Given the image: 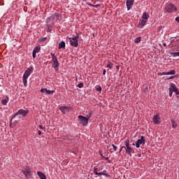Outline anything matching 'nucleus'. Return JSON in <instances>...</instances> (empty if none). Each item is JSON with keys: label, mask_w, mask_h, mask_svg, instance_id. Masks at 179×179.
I'll use <instances>...</instances> for the list:
<instances>
[{"label": "nucleus", "mask_w": 179, "mask_h": 179, "mask_svg": "<svg viewBox=\"0 0 179 179\" xmlns=\"http://www.w3.org/2000/svg\"><path fill=\"white\" fill-rule=\"evenodd\" d=\"M69 108H70V107H68V106L59 107V110H60V111H62V113L63 114H66V111H69Z\"/></svg>", "instance_id": "obj_15"}, {"label": "nucleus", "mask_w": 179, "mask_h": 179, "mask_svg": "<svg viewBox=\"0 0 179 179\" xmlns=\"http://www.w3.org/2000/svg\"><path fill=\"white\" fill-rule=\"evenodd\" d=\"M152 121L154 124H160V115L159 114L155 115Z\"/></svg>", "instance_id": "obj_11"}, {"label": "nucleus", "mask_w": 179, "mask_h": 179, "mask_svg": "<svg viewBox=\"0 0 179 179\" xmlns=\"http://www.w3.org/2000/svg\"><path fill=\"white\" fill-rule=\"evenodd\" d=\"M141 145H145V138L143 137V136H141V138L137 140L136 143V148L139 149V148H141Z\"/></svg>", "instance_id": "obj_10"}, {"label": "nucleus", "mask_w": 179, "mask_h": 179, "mask_svg": "<svg viewBox=\"0 0 179 179\" xmlns=\"http://www.w3.org/2000/svg\"><path fill=\"white\" fill-rule=\"evenodd\" d=\"M134 0H127L126 3H127V10H129L132 6H134Z\"/></svg>", "instance_id": "obj_13"}, {"label": "nucleus", "mask_w": 179, "mask_h": 179, "mask_svg": "<svg viewBox=\"0 0 179 179\" xmlns=\"http://www.w3.org/2000/svg\"><path fill=\"white\" fill-rule=\"evenodd\" d=\"M99 169L97 167L94 168V173L95 176H106V177H108V173H107V171L103 170L102 172L97 171Z\"/></svg>", "instance_id": "obj_8"}, {"label": "nucleus", "mask_w": 179, "mask_h": 179, "mask_svg": "<svg viewBox=\"0 0 179 179\" xmlns=\"http://www.w3.org/2000/svg\"><path fill=\"white\" fill-rule=\"evenodd\" d=\"M101 87L99 86L97 89H96V92H101Z\"/></svg>", "instance_id": "obj_34"}, {"label": "nucleus", "mask_w": 179, "mask_h": 179, "mask_svg": "<svg viewBox=\"0 0 179 179\" xmlns=\"http://www.w3.org/2000/svg\"><path fill=\"white\" fill-rule=\"evenodd\" d=\"M97 171L98 173H101V168H97Z\"/></svg>", "instance_id": "obj_36"}, {"label": "nucleus", "mask_w": 179, "mask_h": 179, "mask_svg": "<svg viewBox=\"0 0 179 179\" xmlns=\"http://www.w3.org/2000/svg\"><path fill=\"white\" fill-rule=\"evenodd\" d=\"M27 114H29V110L28 109H26V110L20 109L16 113V114L13 115V117H12L11 120L14 119L15 117H16L17 115H21L22 117H26L27 115Z\"/></svg>", "instance_id": "obj_6"}, {"label": "nucleus", "mask_w": 179, "mask_h": 179, "mask_svg": "<svg viewBox=\"0 0 179 179\" xmlns=\"http://www.w3.org/2000/svg\"><path fill=\"white\" fill-rule=\"evenodd\" d=\"M124 149L125 150L126 149V147L125 146H123L120 148V152H122V150H124Z\"/></svg>", "instance_id": "obj_33"}, {"label": "nucleus", "mask_w": 179, "mask_h": 179, "mask_svg": "<svg viewBox=\"0 0 179 179\" xmlns=\"http://www.w3.org/2000/svg\"><path fill=\"white\" fill-rule=\"evenodd\" d=\"M55 16L59 19V20H60V19L62 18L61 15H59V13H56V14H55L54 15H52V16L48 17V20H50V19H52V17H55Z\"/></svg>", "instance_id": "obj_21"}, {"label": "nucleus", "mask_w": 179, "mask_h": 179, "mask_svg": "<svg viewBox=\"0 0 179 179\" xmlns=\"http://www.w3.org/2000/svg\"><path fill=\"white\" fill-rule=\"evenodd\" d=\"M174 92V90H173V84L171 85V87H169V96L171 97L173 96V92Z\"/></svg>", "instance_id": "obj_23"}, {"label": "nucleus", "mask_w": 179, "mask_h": 179, "mask_svg": "<svg viewBox=\"0 0 179 179\" xmlns=\"http://www.w3.org/2000/svg\"><path fill=\"white\" fill-rule=\"evenodd\" d=\"M79 36H77L76 37L71 38L69 36L66 37V40H69L71 45L73 47H78L79 45Z\"/></svg>", "instance_id": "obj_4"}, {"label": "nucleus", "mask_w": 179, "mask_h": 179, "mask_svg": "<svg viewBox=\"0 0 179 179\" xmlns=\"http://www.w3.org/2000/svg\"><path fill=\"white\" fill-rule=\"evenodd\" d=\"M112 146L113 148L114 152H117V146H115L114 144H113Z\"/></svg>", "instance_id": "obj_31"}, {"label": "nucleus", "mask_w": 179, "mask_h": 179, "mask_svg": "<svg viewBox=\"0 0 179 179\" xmlns=\"http://www.w3.org/2000/svg\"><path fill=\"white\" fill-rule=\"evenodd\" d=\"M113 64L111 63V62H109L108 64H107V68H109V69H111V68H113Z\"/></svg>", "instance_id": "obj_27"}, {"label": "nucleus", "mask_w": 179, "mask_h": 179, "mask_svg": "<svg viewBox=\"0 0 179 179\" xmlns=\"http://www.w3.org/2000/svg\"><path fill=\"white\" fill-rule=\"evenodd\" d=\"M78 87H80V88H82L83 87V83H80L78 85Z\"/></svg>", "instance_id": "obj_30"}, {"label": "nucleus", "mask_w": 179, "mask_h": 179, "mask_svg": "<svg viewBox=\"0 0 179 179\" xmlns=\"http://www.w3.org/2000/svg\"><path fill=\"white\" fill-rule=\"evenodd\" d=\"M159 75H161V76H163V75H167V72L160 73Z\"/></svg>", "instance_id": "obj_32"}, {"label": "nucleus", "mask_w": 179, "mask_h": 179, "mask_svg": "<svg viewBox=\"0 0 179 179\" xmlns=\"http://www.w3.org/2000/svg\"><path fill=\"white\" fill-rule=\"evenodd\" d=\"M166 75H176V70H171V71L166 72Z\"/></svg>", "instance_id": "obj_25"}, {"label": "nucleus", "mask_w": 179, "mask_h": 179, "mask_svg": "<svg viewBox=\"0 0 179 179\" xmlns=\"http://www.w3.org/2000/svg\"><path fill=\"white\" fill-rule=\"evenodd\" d=\"M173 57H179V52H171Z\"/></svg>", "instance_id": "obj_26"}, {"label": "nucleus", "mask_w": 179, "mask_h": 179, "mask_svg": "<svg viewBox=\"0 0 179 179\" xmlns=\"http://www.w3.org/2000/svg\"><path fill=\"white\" fill-rule=\"evenodd\" d=\"M45 40H47V38H42V41H45Z\"/></svg>", "instance_id": "obj_41"}, {"label": "nucleus", "mask_w": 179, "mask_h": 179, "mask_svg": "<svg viewBox=\"0 0 179 179\" xmlns=\"http://www.w3.org/2000/svg\"><path fill=\"white\" fill-rule=\"evenodd\" d=\"M125 146H126V148H127L128 146H130L129 145V139H127L125 141Z\"/></svg>", "instance_id": "obj_28"}, {"label": "nucleus", "mask_w": 179, "mask_h": 179, "mask_svg": "<svg viewBox=\"0 0 179 179\" xmlns=\"http://www.w3.org/2000/svg\"><path fill=\"white\" fill-rule=\"evenodd\" d=\"M142 19L148 22V20L149 19V13H148L147 12L143 13L142 15Z\"/></svg>", "instance_id": "obj_18"}, {"label": "nucleus", "mask_w": 179, "mask_h": 179, "mask_svg": "<svg viewBox=\"0 0 179 179\" xmlns=\"http://www.w3.org/2000/svg\"><path fill=\"white\" fill-rule=\"evenodd\" d=\"M93 6H94V8H99V6H100V4H96L95 6L94 5Z\"/></svg>", "instance_id": "obj_37"}, {"label": "nucleus", "mask_w": 179, "mask_h": 179, "mask_svg": "<svg viewBox=\"0 0 179 179\" xmlns=\"http://www.w3.org/2000/svg\"><path fill=\"white\" fill-rule=\"evenodd\" d=\"M8 101H9V98L6 96L4 99H2L1 104H3V106H6V104H8Z\"/></svg>", "instance_id": "obj_19"}, {"label": "nucleus", "mask_w": 179, "mask_h": 179, "mask_svg": "<svg viewBox=\"0 0 179 179\" xmlns=\"http://www.w3.org/2000/svg\"><path fill=\"white\" fill-rule=\"evenodd\" d=\"M172 90H173V92H175V93H176L177 95L179 94L178 89L176 87V85H174V84H172Z\"/></svg>", "instance_id": "obj_22"}, {"label": "nucleus", "mask_w": 179, "mask_h": 179, "mask_svg": "<svg viewBox=\"0 0 179 179\" xmlns=\"http://www.w3.org/2000/svg\"><path fill=\"white\" fill-rule=\"evenodd\" d=\"M106 70H103V75H106Z\"/></svg>", "instance_id": "obj_42"}, {"label": "nucleus", "mask_w": 179, "mask_h": 179, "mask_svg": "<svg viewBox=\"0 0 179 179\" xmlns=\"http://www.w3.org/2000/svg\"><path fill=\"white\" fill-rule=\"evenodd\" d=\"M176 78L174 76H171L169 79H174Z\"/></svg>", "instance_id": "obj_39"}, {"label": "nucleus", "mask_w": 179, "mask_h": 179, "mask_svg": "<svg viewBox=\"0 0 179 179\" xmlns=\"http://www.w3.org/2000/svg\"><path fill=\"white\" fill-rule=\"evenodd\" d=\"M41 93H43L45 96H48V94H54V93H55V91L50 90H48L47 88H42L41 90Z\"/></svg>", "instance_id": "obj_9"}, {"label": "nucleus", "mask_w": 179, "mask_h": 179, "mask_svg": "<svg viewBox=\"0 0 179 179\" xmlns=\"http://www.w3.org/2000/svg\"><path fill=\"white\" fill-rule=\"evenodd\" d=\"M40 129H45V127H43V125H39Z\"/></svg>", "instance_id": "obj_35"}, {"label": "nucleus", "mask_w": 179, "mask_h": 179, "mask_svg": "<svg viewBox=\"0 0 179 179\" xmlns=\"http://www.w3.org/2000/svg\"><path fill=\"white\" fill-rule=\"evenodd\" d=\"M91 115H88L87 117H85L83 115H78V122L83 127H87V124H89V120H90Z\"/></svg>", "instance_id": "obj_2"}, {"label": "nucleus", "mask_w": 179, "mask_h": 179, "mask_svg": "<svg viewBox=\"0 0 179 179\" xmlns=\"http://www.w3.org/2000/svg\"><path fill=\"white\" fill-rule=\"evenodd\" d=\"M38 135H41V131L38 130Z\"/></svg>", "instance_id": "obj_40"}, {"label": "nucleus", "mask_w": 179, "mask_h": 179, "mask_svg": "<svg viewBox=\"0 0 179 179\" xmlns=\"http://www.w3.org/2000/svg\"><path fill=\"white\" fill-rule=\"evenodd\" d=\"M134 43H141V37H138L134 40Z\"/></svg>", "instance_id": "obj_29"}, {"label": "nucleus", "mask_w": 179, "mask_h": 179, "mask_svg": "<svg viewBox=\"0 0 179 179\" xmlns=\"http://www.w3.org/2000/svg\"><path fill=\"white\" fill-rule=\"evenodd\" d=\"M41 50V47H40V46H36V47L34 49L33 52H32V57H33V58H36V54H37V52H40Z\"/></svg>", "instance_id": "obj_12"}, {"label": "nucleus", "mask_w": 179, "mask_h": 179, "mask_svg": "<svg viewBox=\"0 0 179 179\" xmlns=\"http://www.w3.org/2000/svg\"><path fill=\"white\" fill-rule=\"evenodd\" d=\"M37 175L41 179H47V176H45V174H44V173L41 171H37Z\"/></svg>", "instance_id": "obj_17"}, {"label": "nucleus", "mask_w": 179, "mask_h": 179, "mask_svg": "<svg viewBox=\"0 0 179 179\" xmlns=\"http://www.w3.org/2000/svg\"><path fill=\"white\" fill-rule=\"evenodd\" d=\"M125 150L127 153L129 155V156H132V148H131V145H129L128 147H125Z\"/></svg>", "instance_id": "obj_16"}, {"label": "nucleus", "mask_w": 179, "mask_h": 179, "mask_svg": "<svg viewBox=\"0 0 179 179\" xmlns=\"http://www.w3.org/2000/svg\"><path fill=\"white\" fill-rule=\"evenodd\" d=\"M166 12L171 13L172 12H177V7L173 3H169L165 7Z\"/></svg>", "instance_id": "obj_5"}, {"label": "nucleus", "mask_w": 179, "mask_h": 179, "mask_svg": "<svg viewBox=\"0 0 179 179\" xmlns=\"http://www.w3.org/2000/svg\"><path fill=\"white\" fill-rule=\"evenodd\" d=\"M50 55L52 57V61L53 62L52 66L55 69V71H58L59 68V62H58V59L57 58V56H55V54L50 53Z\"/></svg>", "instance_id": "obj_3"}, {"label": "nucleus", "mask_w": 179, "mask_h": 179, "mask_svg": "<svg viewBox=\"0 0 179 179\" xmlns=\"http://www.w3.org/2000/svg\"><path fill=\"white\" fill-rule=\"evenodd\" d=\"M32 73H33V67L28 68L26 69L22 78V82H23L24 86H27V79L29 78V76L31 75Z\"/></svg>", "instance_id": "obj_1"}, {"label": "nucleus", "mask_w": 179, "mask_h": 179, "mask_svg": "<svg viewBox=\"0 0 179 179\" xmlns=\"http://www.w3.org/2000/svg\"><path fill=\"white\" fill-rule=\"evenodd\" d=\"M146 23H148V21H146V20H141L138 24L137 25V27H138L139 29L143 27V26H145L146 24Z\"/></svg>", "instance_id": "obj_14"}, {"label": "nucleus", "mask_w": 179, "mask_h": 179, "mask_svg": "<svg viewBox=\"0 0 179 179\" xmlns=\"http://www.w3.org/2000/svg\"><path fill=\"white\" fill-rule=\"evenodd\" d=\"M22 173L27 178H29V176H31V169L29 166H25L22 169Z\"/></svg>", "instance_id": "obj_7"}, {"label": "nucleus", "mask_w": 179, "mask_h": 179, "mask_svg": "<svg viewBox=\"0 0 179 179\" xmlns=\"http://www.w3.org/2000/svg\"><path fill=\"white\" fill-rule=\"evenodd\" d=\"M135 145H136V144H135V143H133V146H135Z\"/></svg>", "instance_id": "obj_44"}, {"label": "nucleus", "mask_w": 179, "mask_h": 179, "mask_svg": "<svg viewBox=\"0 0 179 179\" xmlns=\"http://www.w3.org/2000/svg\"><path fill=\"white\" fill-rule=\"evenodd\" d=\"M164 45H166V44H165V43H164Z\"/></svg>", "instance_id": "obj_45"}, {"label": "nucleus", "mask_w": 179, "mask_h": 179, "mask_svg": "<svg viewBox=\"0 0 179 179\" xmlns=\"http://www.w3.org/2000/svg\"><path fill=\"white\" fill-rule=\"evenodd\" d=\"M171 124H172V128L173 129H176V128H177V122H176L174 120H172Z\"/></svg>", "instance_id": "obj_24"}, {"label": "nucleus", "mask_w": 179, "mask_h": 179, "mask_svg": "<svg viewBox=\"0 0 179 179\" xmlns=\"http://www.w3.org/2000/svg\"><path fill=\"white\" fill-rule=\"evenodd\" d=\"M62 48H64V50H65V42L64 41H61L59 43V50H61Z\"/></svg>", "instance_id": "obj_20"}, {"label": "nucleus", "mask_w": 179, "mask_h": 179, "mask_svg": "<svg viewBox=\"0 0 179 179\" xmlns=\"http://www.w3.org/2000/svg\"><path fill=\"white\" fill-rule=\"evenodd\" d=\"M87 5H88L89 6H94V5L92 4V3H87Z\"/></svg>", "instance_id": "obj_38"}, {"label": "nucleus", "mask_w": 179, "mask_h": 179, "mask_svg": "<svg viewBox=\"0 0 179 179\" xmlns=\"http://www.w3.org/2000/svg\"><path fill=\"white\" fill-rule=\"evenodd\" d=\"M48 31H51V27H48Z\"/></svg>", "instance_id": "obj_43"}]
</instances>
